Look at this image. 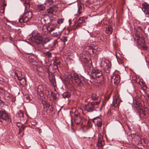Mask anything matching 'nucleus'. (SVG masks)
<instances>
[{
  "mask_svg": "<svg viewBox=\"0 0 149 149\" xmlns=\"http://www.w3.org/2000/svg\"><path fill=\"white\" fill-rule=\"evenodd\" d=\"M67 81L69 83H76L77 85L82 86L83 81H81L80 77L77 73H71L67 77Z\"/></svg>",
  "mask_w": 149,
  "mask_h": 149,
  "instance_id": "nucleus-1",
  "label": "nucleus"
},
{
  "mask_svg": "<svg viewBox=\"0 0 149 149\" xmlns=\"http://www.w3.org/2000/svg\"><path fill=\"white\" fill-rule=\"evenodd\" d=\"M32 12L29 11L24 13V15L19 19V22L20 23H26L29 21L32 17Z\"/></svg>",
  "mask_w": 149,
  "mask_h": 149,
  "instance_id": "nucleus-2",
  "label": "nucleus"
},
{
  "mask_svg": "<svg viewBox=\"0 0 149 149\" xmlns=\"http://www.w3.org/2000/svg\"><path fill=\"white\" fill-rule=\"evenodd\" d=\"M137 43L138 45L144 50L147 49V47L146 45L144 38L142 36H139L137 38Z\"/></svg>",
  "mask_w": 149,
  "mask_h": 149,
  "instance_id": "nucleus-3",
  "label": "nucleus"
},
{
  "mask_svg": "<svg viewBox=\"0 0 149 149\" xmlns=\"http://www.w3.org/2000/svg\"><path fill=\"white\" fill-rule=\"evenodd\" d=\"M8 114L6 111H0V121L2 122L4 120L7 121L9 119Z\"/></svg>",
  "mask_w": 149,
  "mask_h": 149,
  "instance_id": "nucleus-4",
  "label": "nucleus"
},
{
  "mask_svg": "<svg viewBox=\"0 0 149 149\" xmlns=\"http://www.w3.org/2000/svg\"><path fill=\"white\" fill-rule=\"evenodd\" d=\"M111 82H113L114 84L117 85L120 82V77L119 75L113 73L111 77Z\"/></svg>",
  "mask_w": 149,
  "mask_h": 149,
  "instance_id": "nucleus-5",
  "label": "nucleus"
},
{
  "mask_svg": "<svg viewBox=\"0 0 149 149\" xmlns=\"http://www.w3.org/2000/svg\"><path fill=\"white\" fill-rule=\"evenodd\" d=\"M142 10L146 17H149V4L146 3H142Z\"/></svg>",
  "mask_w": 149,
  "mask_h": 149,
  "instance_id": "nucleus-6",
  "label": "nucleus"
},
{
  "mask_svg": "<svg viewBox=\"0 0 149 149\" xmlns=\"http://www.w3.org/2000/svg\"><path fill=\"white\" fill-rule=\"evenodd\" d=\"M92 103L91 102H89L85 105L84 109L87 112H91L93 111L94 107Z\"/></svg>",
  "mask_w": 149,
  "mask_h": 149,
  "instance_id": "nucleus-7",
  "label": "nucleus"
},
{
  "mask_svg": "<svg viewBox=\"0 0 149 149\" xmlns=\"http://www.w3.org/2000/svg\"><path fill=\"white\" fill-rule=\"evenodd\" d=\"M15 74L17 76L18 79L19 81L21 84L23 86H24L26 84V81L25 78L24 77H21L18 76L17 73V72H15Z\"/></svg>",
  "mask_w": 149,
  "mask_h": 149,
  "instance_id": "nucleus-8",
  "label": "nucleus"
},
{
  "mask_svg": "<svg viewBox=\"0 0 149 149\" xmlns=\"http://www.w3.org/2000/svg\"><path fill=\"white\" fill-rule=\"evenodd\" d=\"M92 73L93 75L95 76L96 78H99L102 75V74L101 72L96 69L93 70Z\"/></svg>",
  "mask_w": 149,
  "mask_h": 149,
  "instance_id": "nucleus-9",
  "label": "nucleus"
},
{
  "mask_svg": "<svg viewBox=\"0 0 149 149\" xmlns=\"http://www.w3.org/2000/svg\"><path fill=\"white\" fill-rule=\"evenodd\" d=\"M140 111H139L140 113V116L141 117L142 115V116L143 117L146 116L148 113L147 111V109L146 108H139Z\"/></svg>",
  "mask_w": 149,
  "mask_h": 149,
  "instance_id": "nucleus-10",
  "label": "nucleus"
},
{
  "mask_svg": "<svg viewBox=\"0 0 149 149\" xmlns=\"http://www.w3.org/2000/svg\"><path fill=\"white\" fill-rule=\"evenodd\" d=\"M114 101L113 102V105L114 107H117L119 105V101L120 99L118 97V96H116L115 98H113Z\"/></svg>",
  "mask_w": 149,
  "mask_h": 149,
  "instance_id": "nucleus-11",
  "label": "nucleus"
},
{
  "mask_svg": "<svg viewBox=\"0 0 149 149\" xmlns=\"http://www.w3.org/2000/svg\"><path fill=\"white\" fill-rule=\"evenodd\" d=\"M57 27V25L56 24H52L47 27V29L48 32L51 33Z\"/></svg>",
  "mask_w": 149,
  "mask_h": 149,
  "instance_id": "nucleus-12",
  "label": "nucleus"
},
{
  "mask_svg": "<svg viewBox=\"0 0 149 149\" xmlns=\"http://www.w3.org/2000/svg\"><path fill=\"white\" fill-rule=\"evenodd\" d=\"M97 118H99V120L96 121L97 125L98 127H101L102 125V123L101 120L98 117H97L96 118H94L93 119V122L94 123L96 121L95 120Z\"/></svg>",
  "mask_w": 149,
  "mask_h": 149,
  "instance_id": "nucleus-13",
  "label": "nucleus"
},
{
  "mask_svg": "<svg viewBox=\"0 0 149 149\" xmlns=\"http://www.w3.org/2000/svg\"><path fill=\"white\" fill-rule=\"evenodd\" d=\"M85 22L84 17H81L79 18L78 22L77 23L76 26L77 27H80L81 26V24Z\"/></svg>",
  "mask_w": 149,
  "mask_h": 149,
  "instance_id": "nucleus-14",
  "label": "nucleus"
},
{
  "mask_svg": "<svg viewBox=\"0 0 149 149\" xmlns=\"http://www.w3.org/2000/svg\"><path fill=\"white\" fill-rule=\"evenodd\" d=\"M35 41L38 44H43V39L40 36H37L35 37Z\"/></svg>",
  "mask_w": 149,
  "mask_h": 149,
  "instance_id": "nucleus-15",
  "label": "nucleus"
},
{
  "mask_svg": "<svg viewBox=\"0 0 149 149\" xmlns=\"http://www.w3.org/2000/svg\"><path fill=\"white\" fill-rule=\"evenodd\" d=\"M57 6L56 4H55L54 5H53V6L49 8L47 10V12L49 13L52 14L55 10L54 9L55 7H57Z\"/></svg>",
  "mask_w": 149,
  "mask_h": 149,
  "instance_id": "nucleus-16",
  "label": "nucleus"
},
{
  "mask_svg": "<svg viewBox=\"0 0 149 149\" xmlns=\"http://www.w3.org/2000/svg\"><path fill=\"white\" fill-rule=\"evenodd\" d=\"M61 31H58L57 32H54L52 34V36L54 37H58L59 38V37L61 36Z\"/></svg>",
  "mask_w": 149,
  "mask_h": 149,
  "instance_id": "nucleus-17",
  "label": "nucleus"
},
{
  "mask_svg": "<svg viewBox=\"0 0 149 149\" xmlns=\"http://www.w3.org/2000/svg\"><path fill=\"white\" fill-rule=\"evenodd\" d=\"M37 9L39 11L44 10L45 8V7L43 4H39L37 5Z\"/></svg>",
  "mask_w": 149,
  "mask_h": 149,
  "instance_id": "nucleus-18",
  "label": "nucleus"
},
{
  "mask_svg": "<svg viewBox=\"0 0 149 149\" xmlns=\"http://www.w3.org/2000/svg\"><path fill=\"white\" fill-rule=\"evenodd\" d=\"M100 49L98 48L97 47H95V48H93L92 50V52L93 54H97L98 52H100Z\"/></svg>",
  "mask_w": 149,
  "mask_h": 149,
  "instance_id": "nucleus-19",
  "label": "nucleus"
},
{
  "mask_svg": "<svg viewBox=\"0 0 149 149\" xmlns=\"http://www.w3.org/2000/svg\"><path fill=\"white\" fill-rule=\"evenodd\" d=\"M37 91L38 93H42L44 91L43 86L42 85L39 86L38 87Z\"/></svg>",
  "mask_w": 149,
  "mask_h": 149,
  "instance_id": "nucleus-20",
  "label": "nucleus"
},
{
  "mask_svg": "<svg viewBox=\"0 0 149 149\" xmlns=\"http://www.w3.org/2000/svg\"><path fill=\"white\" fill-rule=\"evenodd\" d=\"M112 31V29L111 27H108L106 28L105 32L107 34H110L111 33Z\"/></svg>",
  "mask_w": 149,
  "mask_h": 149,
  "instance_id": "nucleus-21",
  "label": "nucleus"
},
{
  "mask_svg": "<svg viewBox=\"0 0 149 149\" xmlns=\"http://www.w3.org/2000/svg\"><path fill=\"white\" fill-rule=\"evenodd\" d=\"M75 123L76 124H79L81 121V118L79 116H76L74 119Z\"/></svg>",
  "mask_w": 149,
  "mask_h": 149,
  "instance_id": "nucleus-22",
  "label": "nucleus"
},
{
  "mask_svg": "<svg viewBox=\"0 0 149 149\" xmlns=\"http://www.w3.org/2000/svg\"><path fill=\"white\" fill-rule=\"evenodd\" d=\"M24 6L25 7V9L27 10L29 9L30 7V4L29 3V1L27 0L25 1L24 3Z\"/></svg>",
  "mask_w": 149,
  "mask_h": 149,
  "instance_id": "nucleus-23",
  "label": "nucleus"
},
{
  "mask_svg": "<svg viewBox=\"0 0 149 149\" xmlns=\"http://www.w3.org/2000/svg\"><path fill=\"white\" fill-rule=\"evenodd\" d=\"M92 75H91L90 76L91 79L89 80V81L91 83H93V82H96L97 81L95 80V78H96L95 76L93 75V74L92 73Z\"/></svg>",
  "mask_w": 149,
  "mask_h": 149,
  "instance_id": "nucleus-24",
  "label": "nucleus"
},
{
  "mask_svg": "<svg viewBox=\"0 0 149 149\" xmlns=\"http://www.w3.org/2000/svg\"><path fill=\"white\" fill-rule=\"evenodd\" d=\"M62 95L64 98H69L70 96V94L68 92H65Z\"/></svg>",
  "mask_w": 149,
  "mask_h": 149,
  "instance_id": "nucleus-25",
  "label": "nucleus"
},
{
  "mask_svg": "<svg viewBox=\"0 0 149 149\" xmlns=\"http://www.w3.org/2000/svg\"><path fill=\"white\" fill-rule=\"evenodd\" d=\"M92 46H87L86 47V51L90 53H91L92 51Z\"/></svg>",
  "mask_w": 149,
  "mask_h": 149,
  "instance_id": "nucleus-26",
  "label": "nucleus"
},
{
  "mask_svg": "<svg viewBox=\"0 0 149 149\" xmlns=\"http://www.w3.org/2000/svg\"><path fill=\"white\" fill-rule=\"evenodd\" d=\"M91 97L92 99L95 100H98V99H100V98L95 93L92 94Z\"/></svg>",
  "mask_w": 149,
  "mask_h": 149,
  "instance_id": "nucleus-27",
  "label": "nucleus"
},
{
  "mask_svg": "<svg viewBox=\"0 0 149 149\" xmlns=\"http://www.w3.org/2000/svg\"><path fill=\"white\" fill-rule=\"evenodd\" d=\"M47 0V4H48L49 5H52L53 6V5H54V3H55L56 1V0Z\"/></svg>",
  "mask_w": 149,
  "mask_h": 149,
  "instance_id": "nucleus-28",
  "label": "nucleus"
},
{
  "mask_svg": "<svg viewBox=\"0 0 149 149\" xmlns=\"http://www.w3.org/2000/svg\"><path fill=\"white\" fill-rule=\"evenodd\" d=\"M52 39L51 38L49 37L43 39V44L46 43L48 42L49 41L51 40Z\"/></svg>",
  "mask_w": 149,
  "mask_h": 149,
  "instance_id": "nucleus-29",
  "label": "nucleus"
},
{
  "mask_svg": "<svg viewBox=\"0 0 149 149\" xmlns=\"http://www.w3.org/2000/svg\"><path fill=\"white\" fill-rule=\"evenodd\" d=\"M5 5L3 4L0 7V13H3L4 12Z\"/></svg>",
  "mask_w": 149,
  "mask_h": 149,
  "instance_id": "nucleus-30",
  "label": "nucleus"
},
{
  "mask_svg": "<svg viewBox=\"0 0 149 149\" xmlns=\"http://www.w3.org/2000/svg\"><path fill=\"white\" fill-rule=\"evenodd\" d=\"M51 96L52 97L54 100H57V95L56 93L54 92H52L51 94Z\"/></svg>",
  "mask_w": 149,
  "mask_h": 149,
  "instance_id": "nucleus-31",
  "label": "nucleus"
},
{
  "mask_svg": "<svg viewBox=\"0 0 149 149\" xmlns=\"http://www.w3.org/2000/svg\"><path fill=\"white\" fill-rule=\"evenodd\" d=\"M103 141H102L100 140H98L97 144V145L98 146V147H99L100 148L101 147H102L103 145Z\"/></svg>",
  "mask_w": 149,
  "mask_h": 149,
  "instance_id": "nucleus-32",
  "label": "nucleus"
},
{
  "mask_svg": "<svg viewBox=\"0 0 149 149\" xmlns=\"http://www.w3.org/2000/svg\"><path fill=\"white\" fill-rule=\"evenodd\" d=\"M83 10V8L82 6H78V12L79 14H81Z\"/></svg>",
  "mask_w": 149,
  "mask_h": 149,
  "instance_id": "nucleus-33",
  "label": "nucleus"
},
{
  "mask_svg": "<svg viewBox=\"0 0 149 149\" xmlns=\"http://www.w3.org/2000/svg\"><path fill=\"white\" fill-rule=\"evenodd\" d=\"M100 101H101V98H100V99L99 100H98V101H96V102H91L92 103H93L92 104H93V105L95 107V106L98 105L100 104Z\"/></svg>",
  "mask_w": 149,
  "mask_h": 149,
  "instance_id": "nucleus-34",
  "label": "nucleus"
},
{
  "mask_svg": "<svg viewBox=\"0 0 149 149\" xmlns=\"http://www.w3.org/2000/svg\"><path fill=\"white\" fill-rule=\"evenodd\" d=\"M56 42V40H54V41L53 42L52 44L49 45L48 48H52L54 47L55 46Z\"/></svg>",
  "mask_w": 149,
  "mask_h": 149,
  "instance_id": "nucleus-35",
  "label": "nucleus"
},
{
  "mask_svg": "<svg viewBox=\"0 0 149 149\" xmlns=\"http://www.w3.org/2000/svg\"><path fill=\"white\" fill-rule=\"evenodd\" d=\"M60 62L58 61L57 62H54L53 63L54 66L56 67V68H58L59 66H60Z\"/></svg>",
  "mask_w": 149,
  "mask_h": 149,
  "instance_id": "nucleus-36",
  "label": "nucleus"
},
{
  "mask_svg": "<svg viewBox=\"0 0 149 149\" xmlns=\"http://www.w3.org/2000/svg\"><path fill=\"white\" fill-rule=\"evenodd\" d=\"M62 42H64L65 43L67 41V38L66 37H62L61 39Z\"/></svg>",
  "mask_w": 149,
  "mask_h": 149,
  "instance_id": "nucleus-37",
  "label": "nucleus"
},
{
  "mask_svg": "<svg viewBox=\"0 0 149 149\" xmlns=\"http://www.w3.org/2000/svg\"><path fill=\"white\" fill-rule=\"evenodd\" d=\"M18 116L20 117H23L24 116V114L22 111V110H20L18 112Z\"/></svg>",
  "mask_w": 149,
  "mask_h": 149,
  "instance_id": "nucleus-38",
  "label": "nucleus"
},
{
  "mask_svg": "<svg viewBox=\"0 0 149 149\" xmlns=\"http://www.w3.org/2000/svg\"><path fill=\"white\" fill-rule=\"evenodd\" d=\"M64 19H60L57 20V23L59 24H60L63 23Z\"/></svg>",
  "mask_w": 149,
  "mask_h": 149,
  "instance_id": "nucleus-39",
  "label": "nucleus"
},
{
  "mask_svg": "<svg viewBox=\"0 0 149 149\" xmlns=\"http://www.w3.org/2000/svg\"><path fill=\"white\" fill-rule=\"evenodd\" d=\"M46 55L49 58H50L52 56V53L49 52H47L46 53Z\"/></svg>",
  "mask_w": 149,
  "mask_h": 149,
  "instance_id": "nucleus-40",
  "label": "nucleus"
},
{
  "mask_svg": "<svg viewBox=\"0 0 149 149\" xmlns=\"http://www.w3.org/2000/svg\"><path fill=\"white\" fill-rule=\"evenodd\" d=\"M25 128V127H23V126L21 127V129H19V134H20L21 133L22 130H23Z\"/></svg>",
  "mask_w": 149,
  "mask_h": 149,
  "instance_id": "nucleus-41",
  "label": "nucleus"
},
{
  "mask_svg": "<svg viewBox=\"0 0 149 149\" xmlns=\"http://www.w3.org/2000/svg\"><path fill=\"white\" fill-rule=\"evenodd\" d=\"M132 79L133 80L136 81V76H133Z\"/></svg>",
  "mask_w": 149,
  "mask_h": 149,
  "instance_id": "nucleus-42",
  "label": "nucleus"
},
{
  "mask_svg": "<svg viewBox=\"0 0 149 149\" xmlns=\"http://www.w3.org/2000/svg\"><path fill=\"white\" fill-rule=\"evenodd\" d=\"M102 63H104L106 65H107V64L105 63L104 61H103Z\"/></svg>",
  "mask_w": 149,
  "mask_h": 149,
  "instance_id": "nucleus-43",
  "label": "nucleus"
},
{
  "mask_svg": "<svg viewBox=\"0 0 149 149\" xmlns=\"http://www.w3.org/2000/svg\"><path fill=\"white\" fill-rule=\"evenodd\" d=\"M29 61H30V62H33V61H31L30 60H29Z\"/></svg>",
  "mask_w": 149,
  "mask_h": 149,
  "instance_id": "nucleus-44",
  "label": "nucleus"
},
{
  "mask_svg": "<svg viewBox=\"0 0 149 149\" xmlns=\"http://www.w3.org/2000/svg\"><path fill=\"white\" fill-rule=\"evenodd\" d=\"M6 21L7 22H8V20H7H7H6Z\"/></svg>",
  "mask_w": 149,
  "mask_h": 149,
  "instance_id": "nucleus-45",
  "label": "nucleus"
},
{
  "mask_svg": "<svg viewBox=\"0 0 149 149\" xmlns=\"http://www.w3.org/2000/svg\"><path fill=\"white\" fill-rule=\"evenodd\" d=\"M61 110V109L59 110V111H58V112H59V111H60Z\"/></svg>",
  "mask_w": 149,
  "mask_h": 149,
  "instance_id": "nucleus-46",
  "label": "nucleus"
}]
</instances>
